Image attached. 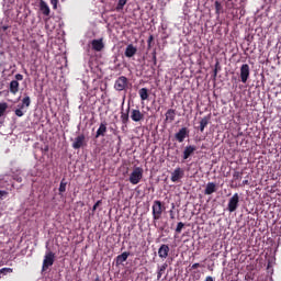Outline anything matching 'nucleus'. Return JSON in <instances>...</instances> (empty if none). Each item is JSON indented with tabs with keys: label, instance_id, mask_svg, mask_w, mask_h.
I'll return each mask as SVG.
<instances>
[{
	"label": "nucleus",
	"instance_id": "obj_22",
	"mask_svg": "<svg viewBox=\"0 0 281 281\" xmlns=\"http://www.w3.org/2000/svg\"><path fill=\"white\" fill-rule=\"evenodd\" d=\"M138 95H139L140 100H142L143 102L146 101V100H148V97H149V94H148V88H142V89H139V90H138Z\"/></svg>",
	"mask_w": 281,
	"mask_h": 281
},
{
	"label": "nucleus",
	"instance_id": "obj_17",
	"mask_svg": "<svg viewBox=\"0 0 281 281\" xmlns=\"http://www.w3.org/2000/svg\"><path fill=\"white\" fill-rule=\"evenodd\" d=\"M216 183L214 182H209L206 184V188L204 190V194H206L207 196H210V194H214V192H216Z\"/></svg>",
	"mask_w": 281,
	"mask_h": 281
},
{
	"label": "nucleus",
	"instance_id": "obj_49",
	"mask_svg": "<svg viewBox=\"0 0 281 281\" xmlns=\"http://www.w3.org/2000/svg\"><path fill=\"white\" fill-rule=\"evenodd\" d=\"M1 272H2V271H0V278H1Z\"/></svg>",
	"mask_w": 281,
	"mask_h": 281
},
{
	"label": "nucleus",
	"instance_id": "obj_28",
	"mask_svg": "<svg viewBox=\"0 0 281 281\" xmlns=\"http://www.w3.org/2000/svg\"><path fill=\"white\" fill-rule=\"evenodd\" d=\"M128 3V0H119V3L116 5V12H122L124 10V5Z\"/></svg>",
	"mask_w": 281,
	"mask_h": 281
},
{
	"label": "nucleus",
	"instance_id": "obj_43",
	"mask_svg": "<svg viewBox=\"0 0 281 281\" xmlns=\"http://www.w3.org/2000/svg\"><path fill=\"white\" fill-rule=\"evenodd\" d=\"M199 267H201V263H193L191 269H199Z\"/></svg>",
	"mask_w": 281,
	"mask_h": 281
},
{
	"label": "nucleus",
	"instance_id": "obj_46",
	"mask_svg": "<svg viewBox=\"0 0 281 281\" xmlns=\"http://www.w3.org/2000/svg\"><path fill=\"white\" fill-rule=\"evenodd\" d=\"M93 281H101V280H100V276H97Z\"/></svg>",
	"mask_w": 281,
	"mask_h": 281
},
{
	"label": "nucleus",
	"instance_id": "obj_18",
	"mask_svg": "<svg viewBox=\"0 0 281 281\" xmlns=\"http://www.w3.org/2000/svg\"><path fill=\"white\" fill-rule=\"evenodd\" d=\"M104 135H106V123H101L95 133V139H98V137H104Z\"/></svg>",
	"mask_w": 281,
	"mask_h": 281
},
{
	"label": "nucleus",
	"instance_id": "obj_27",
	"mask_svg": "<svg viewBox=\"0 0 281 281\" xmlns=\"http://www.w3.org/2000/svg\"><path fill=\"white\" fill-rule=\"evenodd\" d=\"M30 104H32V100L30 99V97H25L23 100H22V104L21 105H18L20 106V109H25V106H30Z\"/></svg>",
	"mask_w": 281,
	"mask_h": 281
},
{
	"label": "nucleus",
	"instance_id": "obj_50",
	"mask_svg": "<svg viewBox=\"0 0 281 281\" xmlns=\"http://www.w3.org/2000/svg\"><path fill=\"white\" fill-rule=\"evenodd\" d=\"M228 2L232 1V0H227Z\"/></svg>",
	"mask_w": 281,
	"mask_h": 281
},
{
	"label": "nucleus",
	"instance_id": "obj_36",
	"mask_svg": "<svg viewBox=\"0 0 281 281\" xmlns=\"http://www.w3.org/2000/svg\"><path fill=\"white\" fill-rule=\"evenodd\" d=\"M8 196V191L0 190V201H3Z\"/></svg>",
	"mask_w": 281,
	"mask_h": 281
},
{
	"label": "nucleus",
	"instance_id": "obj_33",
	"mask_svg": "<svg viewBox=\"0 0 281 281\" xmlns=\"http://www.w3.org/2000/svg\"><path fill=\"white\" fill-rule=\"evenodd\" d=\"M1 276H8V273H12L13 269L12 268H2L0 269Z\"/></svg>",
	"mask_w": 281,
	"mask_h": 281
},
{
	"label": "nucleus",
	"instance_id": "obj_39",
	"mask_svg": "<svg viewBox=\"0 0 281 281\" xmlns=\"http://www.w3.org/2000/svg\"><path fill=\"white\" fill-rule=\"evenodd\" d=\"M153 41H155V36L149 35V37H148V40H147V45H148V47H151Z\"/></svg>",
	"mask_w": 281,
	"mask_h": 281
},
{
	"label": "nucleus",
	"instance_id": "obj_48",
	"mask_svg": "<svg viewBox=\"0 0 281 281\" xmlns=\"http://www.w3.org/2000/svg\"><path fill=\"white\" fill-rule=\"evenodd\" d=\"M172 210H175V204H172Z\"/></svg>",
	"mask_w": 281,
	"mask_h": 281
},
{
	"label": "nucleus",
	"instance_id": "obj_11",
	"mask_svg": "<svg viewBox=\"0 0 281 281\" xmlns=\"http://www.w3.org/2000/svg\"><path fill=\"white\" fill-rule=\"evenodd\" d=\"M168 254H170V246L162 244L158 249L159 258H162V260H166V258H168Z\"/></svg>",
	"mask_w": 281,
	"mask_h": 281
},
{
	"label": "nucleus",
	"instance_id": "obj_16",
	"mask_svg": "<svg viewBox=\"0 0 281 281\" xmlns=\"http://www.w3.org/2000/svg\"><path fill=\"white\" fill-rule=\"evenodd\" d=\"M196 150L195 146L189 145L183 150V159H190L191 155H194V151Z\"/></svg>",
	"mask_w": 281,
	"mask_h": 281
},
{
	"label": "nucleus",
	"instance_id": "obj_31",
	"mask_svg": "<svg viewBox=\"0 0 281 281\" xmlns=\"http://www.w3.org/2000/svg\"><path fill=\"white\" fill-rule=\"evenodd\" d=\"M183 227H186V224H183V222H179L176 227V234H181V232L183 231Z\"/></svg>",
	"mask_w": 281,
	"mask_h": 281
},
{
	"label": "nucleus",
	"instance_id": "obj_24",
	"mask_svg": "<svg viewBox=\"0 0 281 281\" xmlns=\"http://www.w3.org/2000/svg\"><path fill=\"white\" fill-rule=\"evenodd\" d=\"M214 7L216 16H221V12H223V4L218 0H216L214 2Z\"/></svg>",
	"mask_w": 281,
	"mask_h": 281
},
{
	"label": "nucleus",
	"instance_id": "obj_44",
	"mask_svg": "<svg viewBox=\"0 0 281 281\" xmlns=\"http://www.w3.org/2000/svg\"><path fill=\"white\" fill-rule=\"evenodd\" d=\"M243 186H249V180H244Z\"/></svg>",
	"mask_w": 281,
	"mask_h": 281
},
{
	"label": "nucleus",
	"instance_id": "obj_38",
	"mask_svg": "<svg viewBox=\"0 0 281 281\" xmlns=\"http://www.w3.org/2000/svg\"><path fill=\"white\" fill-rule=\"evenodd\" d=\"M50 4L53 5V10H58V0H50Z\"/></svg>",
	"mask_w": 281,
	"mask_h": 281
},
{
	"label": "nucleus",
	"instance_id": "obj_23",
	"mask_svg": "<svg viewBox=\"0 0 281 281\" xmlns=\"http://www.w3.org/2000/svg\"><path fill=\"white\" fill-rule=\"evenodd\" d=\"M128 113H131V108H127L126 112H121V122L124 126L128 124Z\"/></svg>",
	"mask_w": 281,
	"mask_h": 281
},
{
	"label": "nucleus",
	"instance_id": "obj_47",
	"mask_svg": "<svg viewBox=\"0 0 281 281\" xmlns=\"http://www.w3.org/2000/svg\"><path fill=\"white\" fill-rule=\"evenodd\" d=\"M19 183H21L23 180L21 178L18 179Z\"/></svg>",
	"mask_w": 281,
	"mask_h": 281
},
{
	"label": "nucleus",
	"instance_id": "obj_3",
	"mask_svg": "<svg viewBox=\"0 0 281 281\" xmlns=\"http://www.w3.org/2000/svg\"><path fill=\"white\" fill-rule=\"evenodd\" d=\"M55 260L56 254H54L53 251L46 252L43 260L42 271H47L49 267H53Z\"/></svg>",
	"mask_w": 281,
	"mask_h": 281
},
{
	"label": "nucleus",
	"instance_id": "obj_37",
	"mask_svg": "<svg viewBox=\"0 0 281 281\" xmlns=\"http://www.w3.org/2000/svg\"><path fill=\"white\" fill-rule=\"evenodd\" d=\"M102 204V201L99 200L94 203V205L92 206V212H95V210H98V207H100V205Z\"/></svg>",
	"mask_w": 281,
	"mask_h": 281
},
{
	"label": "nucleus",
	"instance_id": "obj_14",
	"mask_svg": "<svg viewBox=\"0 0 281 281\" xmlns=\"http://www.w3.org/2000/svg\"><path fill=\"white\" fill-rule=\"evenodd\" d=\"M40 10H41L42 14H44V16H49V14L52 13L49 5L44 0L40 1Z\"/></svg>",
	"mask_w": 281,
	"mask_h": 281
},
{
	"label": "nucleus",
	"instance_id": "obj_26",
	"mask_svg": "<svg viewBox=\"0 0 281 281\" xmlns=\"http://www.w3.org/2000/svg\"><path fill=\"white\" fill-rule=\"evenodd\" d=\"M58 190L60 194L67 192V180L65 178L61 179Z\"/></svg>",
	"mask_w": 281,
	"mask_h": 281
},
{
	"label": "nucleus",
	"instance_id": "obj_15",
	"mask_svg": "<svg viewBox=\"0 0 281 281\" xmlns=\"http://www.w3.org/2000/svg\"><path fill=\"white\" fill-rule=\"evenodd\" d=\"M135 54H137V47H135L133 44H128L125 48L126 58H133Z\"/></svg>",
	"mask_w": 281,
	"mask_h": 281
},
{
	"label": "nucleus",
	"instance_id": "obj_20",
	"mask_svg": "<svg viewBox=\"0 0 281 281\" xmlns=\"http://www.w3.org/2000/svg\"><path fill=\"white\" fill-rule=\"evenodd\" d=\"M9 89H10L11 93H13V95H16V93H19V81L12 80L10 82Z\"/></svg>",
	"mask_w": 281,
	"mask_h": 281
},
{
	"label": "nucleus",
	"instance_id": "obj_42",
	"mask_svg": "<svg viewBox=\"0 0 281 281\" xmlns=\"http://www.w3.org/2000/svg\"><path fill=\"white\" fill-rule=\"evenodd\" d=\"M153 60H154V64L157 65V53H154Z\"/></svg>",
	"mask_w": 281,
	"mask_h": 281
},
{
	"label": "nucleus",
	"instance_id": "obj_5",
	"mask_svg": "<svg viewBox=\"0 0 281 281\" xmlns=\"http://www.w3.org/2000/svg\"><path fill=\"white\" fill-rule=\"evenodd\" d=\"M126 87H128V78H126L125 76H121L115 80L114 89L116 91H124Z\"/></svg>",
	"mask_w": 281,
	"mask_h": 281
},
{
	"label": "nucleus",
	"instance_id": "obj_13",
	"mask_svg": "<svg viewBox=\"0 0 281 281\" xmlns=\"http://www.w3.org/2000/svg\"><path fill=\"white\" fill-rule=\"evenodd\" d=\"M91 46L94 52H102V49H104V42H102V38L93 40Z\"/></svg>",
	"mask_w": 281,
	"mask_h": 281
},
{
	"label": "nucleus",
	"instance_id": "obj_30",
	"mask_svg": "<svg viewBox=\"0 0 281 281\" xmlns=\"http://www.w3.org/2000/svg\"><path fill=\"white\" fill-rule=\"evenodd\" d=\"M240 179H243V171H235L233 173V180L232 181L234 182V181H238Z\"/></svg>",
	"mask_w": 281,
	"mask_h": 281
},
{
	"label": "nucleus",
	"instance_id": "obj_1",
	"mask_svg": "<svg viewBox=\"0 0 281 281\" xmlns=\"http://www.w3.org/2000/svg\"><path fill=\"white\" fill-rule=\"evenodd\" d=\"M164 212H166V206H164L161 201H159V200L154 201L153 206H151L153 220L159 221V218H161V214H164Z\"/></svg>",
	"mask_w": 281,
	"mask_h": 281
},
{
	"label": "nucleus",
	"instance_id": "obj_25",
	"mask_svg": "<svg viewBox=\"0 0 281 281\" xmlns=\"http://www.w3.org/2000/svg\"><path fill=\"white\" fill-rule=\"evenodd\" d=\"M166 269H168V263H164L161 267L158 268L157 280H161V276H164Z\"/></svg>",
	"mask_w": 281,
	"mask_h": 281
},
{
	"label": "nucleus",
	"instance_id": "obj_34",
	"mask_svg": "<svg viewBox=\"0 0 281 281\" xmlns=\"http://www.w3.org/2000/svg\"><path fill=\"white\" fill-rule=\"evenodd\" d=\"M10 93V91L8 90H3V83H0V95H8Z\"/></svg>",
	"mask_w": 281,
	"mask_h": 281
},
{
	"label": "nucleus",
	"instance_id": "obj_12",
	"mask_svg": "<svg viewBox=\"0 0 281 281\" xmlns=\"http://www.w3.org/2000/svg\"><path fill=\"white\" fill-rule=\"evenodd\" d=\"M165 117H166L165 122H167L168 124H172V122H175V119L177 117V110L175 109L167 110Z\"/></svg>",
	"mask_w": 281,
	"mask_h": 281
},
{
	"label": "nucleus",
	"instance_id": "obj_7",
	"mask_svg": "<svg viewBox=\"0 0 281 281\" xmlns=\"http://www.w3.org/2000/svg\"><path fill=\"white\" fill-rule=\"evenodd\" d=\"M184 175H186V171L182 168L178 167L171 173L170 179L172 183H178V181H181V179H183Z\"/></svg>",
	"mask_w": 281,
	"mask_h": 281
},
{
	"label": "nucleus",
	"instance_id": "obj_8",
	"mask_svg": "<svg viewBox=\"0 0 281 281\" xmlns=\"http://www.w3.org/2000/svg\"><path fill=\"white\" fill-rule=\"evenodd\" d=\"M250 69L247 64H243L240 67V80L245 85L249 80Z\"/></svg>",
	"mask_w": 281,
	"mask_h": 281
},
{
	"label": "nucleus",
	"instance_id": "obj_6",
	"mask_svg": "<svg viewBox=\"0 0 281 281\" xmlns=\"http://www.w3.org/2000/svg\"><path fill=\"white\" fill-rule=\"evenodd\" d=\"M82 146H87V137L85 136V134L78 135L72 143V148L75 150H80Z\"/></svg>",
	"mask_w": 281,
	"mask_h": 281
},
{
	"label": "nucleus",
	"instance_id": "obj_35",
	"mask_svg": "<svg viewBox=\"0 0 281 281\" xmlns=\"http://www.w3.org/2000/svg\"><path fill=\"white\" fill-rule=\"evenodd\" d=\"M15 115L18 117H23L24 113H23V109H21V106H19V109L15 110Z\"/></svg>",
	"mask_w": 281,
	"mask_h": 281
},
{
	"label": "nucleus",
	"instance_id": "obj_2",
	"mask_svg": "<svg viewBox=\"0 0 281 281\" xmlns=\"http://www.w3.org/2000/svg\"><path fill=\"white\" fill-rule=\"evenodd\" d=\"M143 177H144V169L142 167H136L130 175V183H132V186H137V183L142 181Z\"/></svg>",
	"mask_w": 281,
	"mask_h": 281
},
{
	"label": "nucleus",
	"instance_id": "obj_29",
	"mask_svg": "<svg viewBox=\"0 0 281 281\" xmlns=\"http://www.w3.org/2000/svg\"><path fill=\"white\" fill-rule=\"evenodd\" d=\"M5 111H8V103H0V117H3Z\"/></svg>",
	"mask_w": 281,
	"mask_h": 281
},
{
	"label": "nucleus",
	"instance_id": "obj_9",
	"mask_svg": "<svg viewBox=\"0 0 281 281\" xmlns=\"http://www.w3.org/2000/svg\"><path fill=\"white\" fill-rule=\"evenodd\" d=\"M189 133L190 132L188 131V127L180 128L179 132L176 133L177 142H179L180 144L183 143L186 140V137H188Z\"/></svg>",
	"mask_w": 281,
	"mask_h": 281
},
{
	"label": "nucleus",
	"instance_id": "obj_19",
	"mask_svg": "<svg viewBox=\"0 0 281 281\" xmlns=\"http://www.w3.org/2000/svg\"><path fill=\"white\" fill-rule=\"evenodd\" d=\"M128 256H131V252L125 251L116 257V265H122L123 262H126L128 260Z\"/></svg>",
	"mask_w": 281,
	"mask_h": 281
},
{
	"label": "nucleus",
	"instance_id": "obj_41",
	"mask_svg": "<svg viewBox=\"0 0 281 281\" xmlns=\"http://www.w3.org/2000/svg\"><path fill=\"white\" fill-rule=\"evenodd\" d=\"M15 80L19 82V80H23V75L18 74L15 75Z\"/></svg>",
	"mask_w": 281,
	"mask_h": 281
},
{
	"label": "nucleus",
	"instance_id": "obj_21",
	"mask_svg": "<svg viewBox=\"0 0 281 281\" xmlns=\"http://www.w3.org/2000/svg\"><path fill=\"white\" fill-rule=\"evenodd\" d=\"M207 124H210V116H204L201 121H200V133H203L205 131V127L207 126Z\"/></svg>",
	"mask_w": 281,
	"mask_h": 281
},
{
	"label": "nucleus",
	"instance_id": "obj_4",
	"mask_svg": "<svg viewBox=\"0 0 281 281\" xmlns=\"http://www.w3.org/2000/svg\"><path fill=\"white\" fill-rule=\"evenodd\" d=\"M238 203H240V196L238 195V193H235L228 201V212H236V210H238Z\"/></svg>",
	"mask_w": 281,
	"mask_h": 281
},
{
	"label": "nucleus",
	"instance_id": "obj_32",
	"mask_svg": "<svg viewBox=\"0 0 281 281\" xmlns=\"http://www.w3.org/2000/svg\"><path fill=\"white\" fill-rule=\"evenodd\" d=\"M220 69H221V64H220L218 61H216V64H215V69H214V71H213L214 78H216V76H218Z\"/></svg>",
	"mask_w": 281,
	"mask_h": 281
},
{
	"label": "nucleus",
	"instance_id": "obj_10",
	"mask_svg": "<svg viewBox=\"0 0 281 281\" xmlns=\"http://www.w3.org/2000/svg\"><path fill=\"white\" fill-rule=\"evenodd\" d=\"M131 120L133 122H142V121H144V113H142V111H139L137 109H133L131 111Z\"/></svg>",
	"mask_w": 281,
	"mask_h": 281
},
{
	"label": "nucleus",
	"instance_id": "obj_45",
	"mask_svg": "<svg viewBox=\"0 0 281 281\" xmlns=\"http://www.w3.org/2000/svg\"><path fill=\"white\" fill-rule=\"evenodd\" d=\"M204 281H214L212 277H206Z\"/></svg>",
	"mask_w": 281,
	"mask_h": 281
},
{
	"label": "nucleus",
	"instance_id": "obj_40",
	"mask_svg": "<svg viewBox=\"0 0 281 281\" xmlns=\"http://www.w3.org/2000/svg\"><path fill=\"white\" fill-rule=\"evenodd\" d=\"M169 216L172 221H175V211L172 209L169 211Z\"/></svg>",
	"mask_w": 281,
	"mask_h": 281
}]
</instances>
